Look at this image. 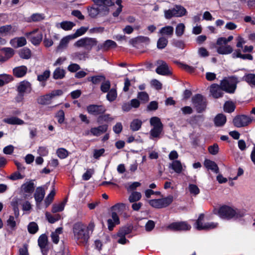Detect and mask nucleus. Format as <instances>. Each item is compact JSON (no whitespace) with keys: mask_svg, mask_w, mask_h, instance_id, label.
<instances>
[{"mask_svg":"<svg viewBox=\"0 0 255 255\" xmlns=\"http://www.w3.org/2000/svg\"><path fill=\"white\" fill-rule=\"evenodd\" d=\"M150 124L153 127L149 132L150 139L160 138V135L163 129V125L160 119L157 117H153L150 119Z\"/></svg>","mask_w":255,"mask_h":255,"instance_id":"nucleus-3","label":"nucleus"},{"mask_svg":"<svg viewBox=\"0 0 255 255\" xmlns=\"http://www.w3.org/2000/svg\"><path fill=\"white\" fill-rule=\"evenodd\" d=\"M108 126L103 125L96 128H92L90 129L91 133L94 136H98L106 132L108 130Z\"/></svg>","mask_w":255,"mask_h":255,"instance_id":"nucleus-22","label":"nucleus"},{"mask_svg":"<svg viewBox=\"0 0 255 255\" xmlns=\"http://www.w3.org/2000/svg\"><path fill=\"white\" fill-rule=\"evenodd\" d=\"M56 117L57 118L58 122L59 124H62L64 122L65 119V114L63 110H59L57 112Z\"/></svg>","mask_w":255,"mask_h":255,"instance_id":"nucleus-63","label":"nucleus"},{"mask_svg":"<svg viewBox=\"0 0 255 255\" xmlns=\"http://www.w3.org/2000/svg\"><path fill=\"white\" fill-rule=\"evenodd\" d=\"M132 228L129 226H125L121 228L118 232V236H126L131 233Z\"/></svg>","mask_w":255,"mask_h":255,"instance_id":"nucleus-44","label":"nucleus"},{"mask_svg":"<svg viewBox=\"0 0 255 255\" xmlns=\"http://www.w3.org/2000/svg\"><path fill=\"white\" fill-rule=\"evenodd\" d=\"M204 218V215L201 214L196 222V228L198 230H208L213 229L217 227L218 224L214 222L203 224L202 221Z\"/></svg>","mask_w":255,"mask_h":255,"instance_id":"nucleus-8","label":"nucleus"},{"mask_svg":"<svg viewBox=\"0 0 255 255\" xmlns=\"http://www.w3.org/2000/svg\"><path fill=\"white\" fill-rule=\"evenodd\" d=\"M157 63L158 66L156 69V72L161 75H169L171 74L169 70L167 64L163 60H158Z\"/></svg>","mask_w":255,"mask_h":255,"instance_id":"nucleus-14","label":"nucleus"},{"mask_svg":"<svg viewBox=\"0 0 255 255\" xmlns=\"http://www.w3.org/2000/svg\"><path fill=\"white\" fill-rule=\"evenodd\" d=\"M65 70L58 67L54 70L53 74V77L54 79H61L65 77Z\"/></svg>","mask_w":255,"mask_h":255,"instance_id":"nucleus-38","label":"nucleus"},{"mask_svg":"<svg viewBox=\"0 0 255 255\" xmlns=\"http://www.w3.org/2000/svg\"><path fill=\"white\" fill-rule=\"evenodd\" d=\"M75 25V24L71 21H63L60 23L57 24V28H61L65 30H69Z\"/></svg>","mask_w":255,"mask_h":255,"instance_id":"nucleus-31","label":"nucleus"},{"mask_svg":"<svg viewBox=\"0 0 255 255\" xmlns=\"http://www.w3.org/2000/svg\"><path fill=\"white\" fill-rule=\"evenodd\" d=\"M142 122L140 120L135 119L132 120L130 125V128L133 131L138 130L141 127Z\"/></svg>","mask_w":255,"mask_h":255,"instance_id":"nucleus-36","label":"nucleus"},{"mask_svg":"<svg viewBox=\"0 0 255 255\" xmlns=\"http://www.w3.org/2000/svg\"><path fill=\"white\" fill-rule=\"evenodd\" d=\"M97 40L96 39L90 37H85L81 38L76 41L74 45L78 47H84L86 49L90 50L92 47L96 45Z\"/></svg>","mask_w":255,"mask_h":255,"instance_id":"nucleus-6","label":"nucleus"},{"mask_svg":"<svg viewBox=\"0 0 255 255\" xmlns=\"http://www.w3.org/2000/svg\"><path fill=\"white\" fill-rule=\"evenodd\" d=\"M0 50L4 53V56H2V58H1L3 62L11 58L15 53L14 50L10 47H3Z\"/></svg>","mask_w":255,"mask_h":255,"instance_id":"nucleus-26","label":"nucleus"},{"mask_svg":"<svg viewBox=\"0 0 255 255\" xmlns=\"http://www.w3.org/2000/svg\"><path fill=\"white\" fill-rule=\"evenodd\" d=\"M114 120L110 114H101L97 118V121L99 124H102L103 122H110Z\"/></svg>","mask_w":255,"mask_h":255,"instance_id":"nucleus-37","label":"nucleus"},{"mask_svg":"<svg viewBox=\"0 0 255 255\" xmlns=\"http://www.w3.org/2000/svg\"><path fill=\"white\" fill-rule=\"evenodd\" d=\"M126 204L123 203H119L112 206V210L114 211L122 212L126 210Z\"/></svg>","mask_w":255,"mask_h":255,"instance_id":"nucleus-52","label":"nucleus"},{"mask_svg":"<svg viewBox=\"0 0 255 255\" xmlns=\"http://www.w3.org/2000/svg\"><path fill=\"white\" fill-rule=\"evenodd\" d=\"M104 5L103 7V10L108 13L109 9V6H112L114 4V2L113 0H104Z\"/></svg>","mask_w":255,"mask_h":255,"instance_id":"nucleus-60","label":"nucleus"},{"mask_svg":"<svg viewBox=\"0 0 255 255\" xmlns=\"http://www.w3.org/2000/svg\"><path fill=\"white\" fill-rule=\"evenodd\" d=\"M101 10L100 8H91L89 9V14L91 17H95Z\"/></svg>","mask_w":255,"mask_h":255,"instance_id":"nucleus-64","label":"nucleus"},{"mask_svg":"<svg viewBox=\"0 0 255 255\" xmlns=\"http://www.w3.org/2000/svg\"><path fill=\"white\" fill-rule=\"evenodd\" d=\"M167 43L168 40L165 37H160L157 42V47L159 49H162L167 46Z\"/></svg>","mask_w":255,"mask_h":255,"instance_id":"nucleus-47","label":"nucleus"},{"mask_svg":"<svg viewBox=\"0 0 255 255\" xmlns=\"http://www.w3.org/2000/svg\"><path fill=\"white\" fill-rule=\"evenodd\" d=\"M111 83L109 80L103 81L101 85V90L103 93H107L111 90Z\"/></svg>","mask_w":255,"mask_h":255,"instance_id":"nucleus-48","label":"nucleus"},{"mask_svg":"<svg viewBox=\"0 0 255 255\" xmlns=\"http://www.w3.org/2000/svg\"><path fill=\"white\" fill-rule=\"evenodd\" d=\"M3 122L10 125H21L24 123L23 120L17 117H11L9 118L4 119Z\"/></svg>","mask_w":255,"mask_h":255,"instance_id":"nucleus-33","label":"nucleus"},{"mask_svg":"<svg viewBox=\"0 0 255 255\" xmlns=\"http://www.w3.org/2000/svg\"><path fill=\"white\" fill-rule=\"evenodd\" d=\"M117 46V43L112 40H107L103 43L99 44L97 46V51L102 50V51H108L110 49L116 47Z\"/></svg>","mask_w":255,"mask_h":255,"instance_id":"nucleus-18","label":"nucleus"},{"mask_svg":"<svg viewBox=\"0 0 255 255\" xmlns=\"http://www.w3.org/2000/svg\"><path fill=\"white\" fill-rule=\"evenodd\" d=\"M233 39V36L232 35L229 36L227 38L225 37H220L217 40L216 45H221L222 44H227L229 42L232 41Z\"/></svg>","mask_w":255,"mask_h":255,"instance_id":"nucleus-53","label":"nucleus"},{"mask_svg":"<svg viewBox=\"0 0 255 255\" xmlns=\"http://www.w3.org/2000/svg\"><path fill=\"white\" fill-rule=\"evenodd\" d=\"M80 69L81 67L80 65L76 63H72L70 64L67 67L68 70L73 73L77 72Z\"/></svg>","mask_w":255,"mask_h":255,"instance_id":"nucleus-62","label":"nucleus"},{"mask_svg":"<svg viewBox=\"0 0 255 255\" xmlns=\"http://www.w3.org/2000/svg\"><path fill=\"white\" fill-rule=\"evenodd\" d=\"M38 244L43 255H47L48 252V238L45 234L41 235L38 239Z\"/></svg>","mask_w":255,"mask_h":255,"instance_id":"nucleus-15","label":"nucleus"},{"mask_svg":"<svg viewBox=\"0 0 255 255\" xmlns=\"http://www.w3.org/2000/svg\"><path fill=\"white\" fill-rule=\"evenodd\" d=\"M243 80L247 82L251 86H255V74L252 73L246 74L243 78Z\"/></svg>","mask_w":255,"mask_h":255,"instance_id":"nucleus-39","label":"nucleus"},{"mask_svg":"<svg viewBox=\"0 0 255 255\" xmlns=\"http://www.w3.org/2000/svg\"><path fill=\"white\" fill-rule=\"evenodd\" d=\"M252 121V119L246 115H239L235 117L233 121L234 125L237 128L247 126Z\"/></svg>","mask_w":255,"mask_h":255,"instance_id":"nucleus-10","label":"nucleus"},{"mask_svg":"<svg viewBox=\"0 0 255 255\" xmlns=\"http://www.w3.org/2000/svg\"><path fill=\"white\" fill-rule=\"evenodd\" d=\"M141 194L138 192H132L130 195L129 196L128 200L130 203H133L137 201L140 199Z\"/></svg>","mask_w":255,"mask_h":255,"instance_id":"nucleus-45","label":"nucleus"},{"mask_svg":"<svg viewBox=\"0 0 255 255\" xmlns=\"http://www.w3.org/2000/svg\"><path fill=\"white\" fill-rule=\"evenodd\" d=\"M173 200V196L169 195L167 197L161 199L150 200L149 203L152 207L159 209L167 207L172 202Z\"/></svg>","mask_w":255,"mask_h":255,"instance_id":"nucleus-5","label":"nucleus"},{"mask_svg":"<svg viewBox=\"0 0 255 255\" xmlns=\"http://www.w3.org/2000/svg\"><path fill=\"white\" fill-rule=\"evenodd\" d=\"M117 97V90L115 88L111 89V90L108 92V94L106 96L107 99L110 102L115 101Z\"/></svg>","mask_w":255,"mask_h":255,"instance_id":"nucleus-42","label":"nucleus"},{"mask_svg":"<svg viewBox=\"0 0 255 255\" xmlns=\"http://www.w3.org/2000/svg\"><path fill=\"white\" fill-rule=\"evenodd\" d=\"M169 167L172 169L178 174L180 173L183 169L181 162L177 160H174L171 163H170L169 165Z\"/></svg>","mask_w":255,"mask_h":255,"instance_id":"nucleus-29","label":"nucleus"},{"mask_svg":"<svg viewBox=\"0 0 255 255\" xmlns=\"http://www.w3.org/2000/svg\"><path fill=\"white\" fill-rule=\"evenodd\" d=\"M174 28L171 26H166L161 28L159 31L160 33L162 35H167L168 36L172 35Z\"/></svg>","mask_w":255,"mask_h":255,"instance_id":"nucleus-43","label":"nucleus"},{"mask_svg":"<svg viewBox=\"0 0 255 255\" xmlns=\"http://www.w3.org/2000/svg\"><path fill=\"white\" fill-rule=\"evenodd\" d=\"M28 231L31 234H35L38 230V227L37 224L34 222H30L27 227Z\"/></svg>","mask_w":255,"mask_h":255,"instance_id":"nucleus-49","label":"nucleus"},{"mask_svg":"<svg viewBox=\"0 0 255 255\" xmlns=\"http://www.w3.org/2000/svg\"><path fill=\"white\" fill-rule=\"evenodd\" d=\"M210 92L211 95L215 99L221 98L224 95L223 91L217 84H213L210 86Z\"/></svg>","mask_w":255,"mask_h":255,"instance_id":"nucleus-17","label":"nucleus"},{"mask_svg":"<svg viewBox=\"0 0 255 255\" xmlns=\"http://www.w3.org/2000/svg\"><path fill=\"white\" fill-rule=\"evenodd\" d=\"M35 188L34 180H31L23 184L20 188V192L22 193L24 198L27 199L30 197Z\"/></svg>","mask_w":255,"mask_h":255,"instance_id":"nucleus-9","label":"nucleus"},{"mask_svg":"<svg viewBox=\"0 0 255 255\" xmlns=\"http://www.w3.org/2000/svg\"><path fill=\"white\" fill-rule=\"evenodd\" d=\"M168 228L173 231H188L191 226L185 222H179L170 224Z\"/></svg>","mask_w":255,"mask_h":255,"instance_id":"nucleus-13","label":"nucleus"},{"mask_svg":"<svg viewBox=\"0 0 255 255\" xmlns=\"http://www.w3.org/2000/svg\"><path fill=\"white\" fill-rule=\"evenodd\" d=\"M106 77L103 75H96L89 77L87 78L88 81L91 82L93 84H98L101 82L105 81Z\"/></svg>","mask_w":255,"mask_h":255,"instance_id":"nucleus-34","label":"nucleus"},{"mask_svg":"<svg viewBox=\"0 0 255 255\" xmlns=\"http://www.w3.org/2000/svg\"><path fill=\"white\" fill-rule=\"evenodd\" d=\"M88 113L92 115L98 116L103 114L106 111V109L103 105L92 104L87 107Z\"/></svg>","mask_w":255,"mask_h":255,"instance_id":"nucleus-12","label":"nucleus"},{"mask_svg":"<svg viewBox=\"0 0 255 255\" xmlns=\"http://www.w3.org/2000/svg\"><path fill=\"white\" fill-rule=\"evenodd\" d=\"M50 71L45 70L42 74L37 76V80L40 82H43L47 80L50 76Z\"/></svg>","mask_w":255,"mask_h":255,"instance_id":"nucleus-56","label":"nucleus"},{"mask_svg":"<svg viewBox=\"0 0 255 255\" xmlns=\"http://www.w3.org/2000/svg\"><path fill=\"white\" fill-rule=\"evenodd\" d=\"M10 80L9 76L6 74L0 75V87L8 83Z\"/></svg>","mask_w":255,"mask_h":255,"instance_id":"nucleus-61","label":"nucleus"},{"mask_svg":"<svg viewBox=\"0 0 255 255\" xmlns=\"http://www.w3.org/2000/svg\"><path fill=\"white\" fill-rule=\"evenodd\" d=\"M16 31V29L10 24L0 27V35L2 36L13 34Z\"/></svg>","mask_w":255,"mask_h":255,"instance_id":"nucleus-21","label":"nucleus"},{"mask_svg":"<svg viewBox=\"0 0 255 255\" xmlns=\"http://www.w3.org/2000/svg\"><path fill=\"white\" fill-rule=\"evenodd\" d=\"M52 98L50 93L43 96H40L37 99V102L39 104L45 105L51 103Z\"/></svg>","mask_w":255,"mask_h":255,"instance_id":"nucleus-30","label":"nucleus"},{"mask_svg":"<svg viewBox=\"0 0 255 255\" xmlns=\"http://www.w3.org/2000/svg\"><path fill=\"white\" fill-rule=\"evenodd\" d=\"M173 9L175 17H181L187 13L186 9L180 5H176Z\"/></svg>","mask_w":255,"mask_h":255,"instance_id":"nucleus-28","label":"nucleus"},{"mask_svg":"<svg viewBox=\"0 0 255 255\" xmlns=\"http://www.w3.org/2000/svg\"><path fill=\"white\" fill-rule=\"evenodd\" d=\"M27 71L26 66L22 65L13 69V75L17 78H21L25 75Z\"/></svg>","mask_w":255,"mask_h":255,"instance_id":"nucleus-23","label":"nucleus"},{"mask_svg":"<svg viewBox=\"0 0 255 255\" xmlns=\"http://www.w3.org/2000/svg\"><path fill=\"white\" fill-rule=\"evenodd\" d=\"M192 102L197 113H201L205 110L207 100L202 95L199 94L195 95L192 98Z\"/></svg>","mask_w":255,"mask_h":255,"instance_id":"nucleus-4","label":"nucleus"},{"mask_svg":"<svg viewBox=\"0 0 255 255\" xmlns=\"http://www.w3.org/2000/svg\"><path fill=\"white\" fill-rule=\"evenodd\" d=\"M213 213L218 214L221 218L227 220L233 218L238 219L243 216V214L238 213L233 208L227 205L222 206L218 210L214 209Z\"/></svg>","mask_w":255,"mask_h":255,"instance_id":"nucleus-2","label":"nucleus"},{"mask_svg":"<svg viewBox=\"0 0 255 255\" xmlns=\"http://www.w3.org/2000/svg\"><path fill=\"white\" fill-rule=\"evenodd\" d=\"M25 35L34 45H38L42 41L43 35L37 29L32 31L26 32Z\"/></svg>","mask_w":255,"mask_h":255,"instance_id":"nucleus-7","label":"nucleus"},{"mask_svg":"<svg viewBox=\"0 0 255 255\" xmlns=\"http://www.w3.org/2000/svg\"><path fill=\"white\" fill-rule=\"evenodd\" d=\"M55 195V192L54 190H52L51 192L48 194L45 199V203L46 206H48L52 202L54 196Z\"/></svg>","mask_w":255,"mask_h":255,"instance_id":"nucleus-57","label":"nucleus"},{"mask_svg":"<svg viewBox=\"0 0 255 255\" xmlns=\"http://www.w3.org/2000/svg\"><path fill=\"white\" fill-rule=\"evenodd\" d=\"M31 85L27 81H22L19 82L17 86V91L20 97H23L25 93H30L31 91Z\"/></svg>","mask_w":255,"mask_h":255,"instance_id":"nucleus-11","label":"nucleus"},{"mask_svg":"<svg viewBox=\"0 0 255 255\" xmlns=\"http://www.w3.org/2000/svg\"><path fill=\"white\" fill-rule=\"evenodd\" d=\"M74 240L79 245L85 246L89 239V232L85 226L80 222L74 224L73 227Z\"/></svg>","mask_w":255,"mask_h":255,"instance_id":"nucleus-1","label":"nucleus"},{"mask_svg":"<svg viewBox=\"0 0 255 255\" xmlns=\"http://www.w3.org/2000/svg\"><path fill=\"white\" fill-rule=\"evenodd\" d=\"M19 55L22 59H28L31 57V50L27 47L23 48L19 50Z\"/></svg>","mask_w":255,"mask_h":255,"instance_id":"nucleus-35","label":"nucleus"},{"mask_svg":"<svg viewBox=\"0 0 255 255\" xmlns=\"http://www.w3.org/2000/svg\"><path fill=\"white\" fill-rule=\"evenodd\" d=\"M236 108L235 104L232 101H226L224 105V110L229 113L233 112Z\"/></svg>","mask_w":255,"mask_h":255,"instance_id":"nucleus-40","label":"nucleus"},{"mask_svg":"<svg viewBox=\"0 0 255 255\" xmlns=\"http://www.w3.org/2000/svg\"><path fill=\"white\" fill-rule=\"evenodd\" d=\"M112 219H109L107 220L108 229L111 231L113 230L116 225L120 223V219L116 212L112 213Z\"/></svg>","mask_w":255,"mask_h":255,"instance_id":"nucleus-19","label":"nucleus"},{"mask_svg":"<svg viewBox=\"0 0 255 255\" xmlns=\"http://www.w3.org/2000/svg\"><path fill=\"white\" fill-rule=\"evenodd\" d=\"M72 39L73 38H72V37L70 35L66 36L63 38L61 40L59 45L57 47V51H59L67 47L69 42V40Z\"/></svg>","mask_w":255,"mask_h":255,"instance_id":"nucleus-32","label":"nucleus"},{"mask_svg":"<svg viewBox=\"0 0 255 255\" xmlns=\"http://www.w3.org/2000/svg\"><path fill=\"white\" fill-rule=\"evenodd\" d=\"M217 45L219 46L217 47V52L220 54L227 55L232 53L233 51L232 47L227 44Z\"/></svg>","mask_w":255,"mask_h":255,"instance_id":"nucleus-20","label":"nucleus"},{"mask_svg":"<svg viewBox=\"0 0 255 255\" xmlns=\"http://www.w3.org/2000/svg\"><path fill=\"white\" fill-rule=\"evenodd\" d=\"M189 191L191 194L196 196L200 193V189L198 186L193 184H190L188 186Z\"/></svg>","mask_w":255,"mask_h":255,"instance_id":"nucleus-51","label":"nucleus"},{"mask_svg":"<svg viewBox=\"0 0 255 255\" xmlns=\"http://www.w3.org/2000/svg\"><path fill=\"white\" fill-rule=\"evenodd\" d=\"M45 194V191L42 187H38L36 188L34 197L37 204L42 202L44 197Z\"/></svg>","mask_w":255,"mask_h":255,"instance_id":"nucleus-24","label":"nucleus"},{"mask_svg":"<svg viewBox=\"0 0 255 255\" xmlns=\"http://www.w3.org/2000/svg\"><path fill=\"white\" fill-rule=\"evenodd\" d=\"M57 156L61 159H64L68 155V152L63 148H60L57 150Z\"/></svg>","mask_w":255,"mask_h":255,"instance_id":"nucleus-54","label":"nucleus"},{"mask_svg":"<svg viewBox=\"0 0 255 255\" xmlns=\"http://www.w3.org/2000/svg\"><path fill=\"white\" fill-rule=\"evenodd\" d=\"M137 97L143 103L147 102L149 100V96L148 94L145 92H138Z\"/></svg>","mask_w":255,"mask_h":255,"instance_id":"nucleus-50","label":"nucleus"},{"mask_svg":"<svg viewBox=\"0 0 255 255\" xmlns=\"http://www.w3.org/2000/svg\"><path fill=\"white\" fill-rule=\"evenodd\" d=\"M88 29V27L82 26L80 28L78 29L73 34H71L70 35L71 36L72 38H76L84 34Z\"/></svg>","mask_w":255,"mask_h":255,"instance_id":"nucleus-46","label":"nucleus"},{"mask_svg":"<svg viewBox=\"0 0 255 255\" xmlns=\"http://www.w3.org/2000/svg\"><path fill=\"white\" fill-rule=\"evenodd\" d=\"M67 202V199H65L64 201L58 204H54L52 207V212L53 213H57L62 211L64 209Z\"/></svg>","mask_w":255,"mask_h":255,"instance_id":"nucleus-41","label":"nucleus"},{"mask_svg":"<svg viewBox=\"0 0 255 255\" xmlns=\"http://www.w3.org/2000/svg\"><path fill=\"white\" fill-rule=\"evenodd\" d=\"M185 26L183 23L178 24L175 29V33L177 36H181L184 33Z\"/></svg>","mask_w":255,"mask_h":255,"instance_id":"nucleus-55","label":"nucleus"},{"mask_svg":"<svg viewBox=\"0 0 255 255\" xmlns=\"http://www.w3.org/2000/svg\"><path fill=\"white\" fill-rule=\"evenodd\" d=\"M204 165L207 169L212 170L216 173H218L219 172V167L214 161L209 159H206L204 161Z\"/></svg>","mask_w":255,"mask_h":255,"instance_id":"nucleus-27","label":"nucleus"},{"mask_svg":"<svg viewBox=\"0 0 255 255\" xmlns=\"http://www.w3.org/2000/svg\"><path fill=\"white\" fill-rule=\"evenodd\" d=\"M209 152L212 155H216L219 152V146L217 143H214L208 147Z\"/></svg>","mask_w":255,"mask_h":255,"instance_id":"nucleus-59","label":"nucleus"},{"mask_svg":"<svg viewBox=\"0 0 255 255\" xmlns=\"http://www.w3.org/2000/svg\"><path fill=\"white\" fill-rule=\"evenodd\" d=\"M219 86L223 91L231 94L234 93L237 88L236 84L230 83L227 80L221 81Z\"/></svg>","mask_w":255,"mask_h":255,"instance_id":"nucleus-16","label":"nucleus"},{"mask_svg":"<svg viewBox=\"0 0 255 255\" xmlns=\"http://www.w3.org/2000/svg\"><path fill=\"white\" fill-rule=\"evenodd\" d=\"M227 121L226 117L223 114H218L214 119V124L216 127L223 126Z\"/></svg>","mask_w":255,"mask_h":255,"instance_id":"nucleus-25","label":"nucleus"},{"mask_svg":"<svg viewBox=\"0 0 255 255\" xmlns=\"http://www.w3.org/2000/svg\"><path fill=\"white\" fill-rule=\"evenodd\" d=\"M44 18V14L40 13H34L31 16V19L32 21L37 22L41 21Z\"/></svg>","mask_w":255,"mask_h":255,"instance_id":"nucleus-58","label":"nucleus"}]
</instances>
